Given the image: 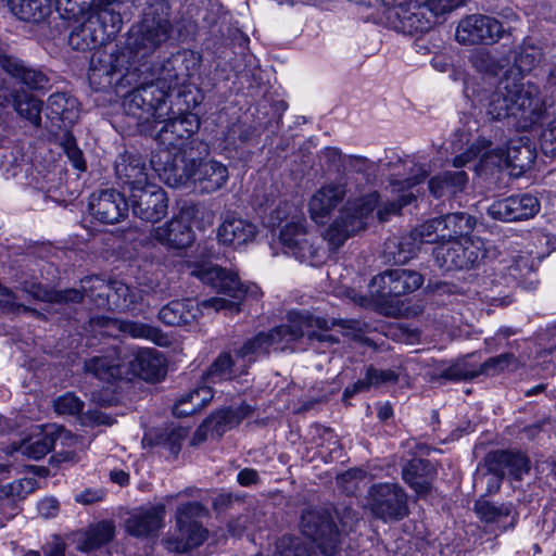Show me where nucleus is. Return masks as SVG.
Returning <instances> with one entry per match:
<instances>
[{
	"instance_id": "32",
	"label": "nucleus",
	"mask_w": 556,
	"mask_h": 556,
	"mask_svg": "<svg viewBox=\"0 0 556 556\" xmlns=\"http://www.w3.org/2000/svg\"><path fill=\"white\" fill-rule=\"evenodd\" d=\"M68 432L62 428L54 431H42L23 440L14 451L22 455L38 460L43 458L55 445L58 440L66 439Z\"/></svg>"
},
{
	"instance_id": "3",
	"label": "nucleus",
	"mask_w": 556,
	"mask_h": 556,
	"mask_svg": "<svg viewBox=\"0 0 556 556\" xmlns=\"http://www.w3.org/2000/svg\"><path fill=\"white\" fill-rule=\"evenodd\" d=\"M150 163L160 179L173 188L191 184L199 192L210 194L224 188L229 179L228 167L213 159H193L163 150L153 153Z\"/></svg>"
},
{
	"instance_id": "29",
	"label": "nucleus",
	"mask_w": 556,
	"mask_h": 556,
	"mask_svg": "<svg viewBox=\"0 0 556 556\" xmlns=\"http://www.w3.org/2000/svg\"><path fill=\"white\" fill-rule=\"evenodd\" d=\"M164 515L163 505L138 509L126 519V531L137 538L150 536L162 528Z\"/></svg>"
},
{
	"instance_id": "12",
	"label": "nucleus",
	"mask_w": 556,
	"mask_h": 556,
	"mask_svg": "<svg viewBox=\"0 0 556 556\" xmlns=\"http://www.w3.org/2000/svg\"><path fill=\"white\" fill-rule=\"evenodd\" d=\"M304 224L303 216H294L281 228L279 241L285 253L301 262L317 265L323 262L325 252L316 242L318 239L306 231Z\"/></svg>"
},
{
	"instance_id": "43",
	"label": "nucleus",
	"mask_w": 556,
	"mask_h": 556,
	"mask_svg": "<svg viewBox=\"0 0 556 556\" xmlns=\"http://www.w3.org/2000/svg\"><path fill=\"white\" fill-rule=\"evenodd\" d=\"M429 382L442 383V380L459 381L477 377L476 370L467 368L465 362H455L448 364L446 362H438L434 367L426 372Z\"/></svg>"
},
{
	"instance_id": "47",
	"label": "nucleus",
	"mask_w": 556,
	"mask_h": 556,
	"mask_svg": "<svg viewBox=\"0 0 556 556\" xmlns=\"http://www.w3.org/2000/svg\"><path fill=\"white\" fill-rule=\"evenodd\" d=\"M188 431L181 427H168L164 431H150L142 438L143 446L163 445L177 454Z\"/></svg>"
},
{
	"instance_id": "23",
	"label": "nucleus",
	"mask_w": 556,
	"mask_h": 556,
	"mask_svg": "<svg viewBox=\"0 0 556 556\" xmlns=\"http://www.w3.org/2000/svg\"><path fill=\"white\" fill-rule=\"evenodd\" d=\"M346 195V187L343 181H334L324 185L311 198L308 212L311 218L319 225H324L332 211Z\"/></svg>"
},
{
	"instance_id": "16",
	"label": "nucleus",
	"mask_w": 556,
	"mask_h": 556,
	"mask_svg": "<svg viewBox=\"0 0 556 556\" xmlns=\"http://www.w3.org/2000/svg\"><path fill=\"white\" fill-rule=\"evenodd\" d=\"M505 34L502 23L493 16L470 14L463 17L456 26L455 39L464 46L493 45Z\"/></svg>"
},
{
	"instance_id": "63",
	"label": "nucleus",
	"mask_w": 556,
	"mask_h": 556,
	"mask_svg": "<svg viewBox=\"0 0 556 556\" xmlns=\"http://www.w3.org/2000/svg\"><path fill=\"white\" fill-rule=\"evenodd\" d=\"M510 197L493 202L488 207V214L493 219L503 222H516V215L514 213Z\"/></svg>"
},
{
	"instance_id": "42",
	"label": "nucleus",
	"mask_w": 556,
	"mask_h": 556,
	"mask_svg": "<svg viewBox=\"0 0 556 556\" xmlns=\"http://www.w3.org/2000/svg\"><path fill=\"white\" fill-rule=\"evenodd\" d=\"M52 0H9L11 12L22 21L38 23L51 13Z\"/></svg>"
},
{
	"instance_id": "21",
	"label": "nucleus",
	"mask_w": 556,
	"mask_h": 556,
	"mask_svg": "<svg viewBox=\"0 0 556 556\" xmlns=\"http://www.w3.org/2000/svg\"><path fill=\"white\" fill-rule=\"evenodd\" d=\"M89 211L103 224H116L127 216L129 204L123 193L110 188L91 194Z\"/></svg>"
},
{
	"instance_id": "27",
	"label": "nucleus",
	"mask_w": 556,
	"mask_h": 556,
	"mask_svg": "<svg viewBox=\"0 0 556 556\" xmlns=\"http://www.w3.org/2000/svg\"><path fill=\"white\" fill-rule=\"evenodd\" d=\"M0 68L30 89H41L48 81L43 73L27 67L22 60L13 55L0 54ZM5 102H8L7 96L0 92V103Z\"/></svg>"
},
{
	"instance_id": "51",
	"label": "nucleus",
	"mask_w": 556,
	"mask_h": 556,
	"mask_svg": "<svg viewBox=\"0 0 556 556\" xmlns=\"http://www.w3.org/2000/svg\"><path fill=\"white\" fill-rule=\"evenodd\" d=\"M142 291L138 288H132L122 281H114L111 308L116 307L121 309H128L132 305L142 301Z\"/></svg>"
},
{
	"instance_id": "14",
	"label": "nucleus",
	"mask_w": 556,
	"mask_h": 556,
	"mask_svg": "<svg viewBox=\"0 0 556 556\" xmlns=\"http://www.w3.org/2000/svg\"><path fill=\"white\" fill-rule=\"evenodd\" d=\"M388 27L403 34H417L429 30L435 22L426 15V8L415 0H404L384 9Z\"/></svg>"
},
{
	"instance_id": "38",
	"label": "nucleus",
	"mask_w": 556,
	"mask_h": 556,
	"mask_svg": "<svg viewBox=\"0 0 556 556\" xmlns=\"http://www.w3.org/2000/svg\"><path fill=\"white\" fill-rule=\"evenodd\" d=\"M253 414V407L243 403L236 408H224L204 420V428H211L212 435L220 437Z\"/></svg>"
},
{
	"instance_id": "10",
	"label": "nucleus",
	"mask_w": 556,
	"mask_h": 556,
	"mask_svg": "<svg viewBox=\"0 0 556 556\" xmlns=\"http://www.w3.org/2000/svg\"><path fill=\"white\" fill-rule=\"evenodd\" d=\"M130 68L129 56L125 52L108 53L98 50L90 62L88 74L90 86L96 91L113 87L116 92H119L121 88L130 86V78L136 76Z\"/></svg>"
},
{
	"instance_id": "8",
	"label": "nucleus",
	"mask_w": 556,
	"mask_h": 556,
	"mask_svg": "<svg viewBox=\"0 0 556 556\" xmlns=\"http://www.w3.org/2000/svg\"><path fill=\"white\" fill-rule=\"evenodd\" d=\"M168 5L164 1L148 7L143 20L128 38V48L134 58H144L164 43L170 35Z\"/></svg>"
},
{
	"instance_id": "24",
	"label": "nucleus",
	"mask_w": 556,
	"mask_h": 556,
	"mask_svg": "<svg viewBox=\"0 0 556 556\" xmlns=\"http://www.w3.org/2000/svg\"><path fill=\"white\" fill-rule=\"evenodd\" d=\"M257 233V227L248 219L233 214L226 215L216 230L219 244L240 249L252 242Z\"/></svg>"
},
{
	"instance_id": "56",
	"label": "nucleus",
	"mask_w": 556,
	"mask_h": 556,
	"mask_svg": "<svg viewBox=\"0 0 556 556\" xmlns=\"http://www.w3.org/2000/svg\"><path fill=\"white\" fill-rule=\"evenodd\" d=\"M510 200L517 220L529 219L540 210L539 200L531 194L511 195Z\"/></svg>"
},
{
	"instance_id": "55",
	"label": "nucleus",
	"mask_w": 556,
	"mask_h": 556,
	"mask_svg": "<svg viewBox=\"0 0 556 556\" xmlns=\"http://www.w3.org/2000/svg\"><path fill=\"white\" fill-rule=\"evenodd\" d=\"M470 62L478 72L489 75H497L503 67L502 62L484 49L475 51L470 56Z\"/></svg>"
},
{
	"instance_id": "7",
	"label": "nucleus",
	"mask_w": 556,
	"mask_h": 556,
	"mask_svg": "<svg viewBox=\"0 0 556 556\" xmlns=\"http://www.w3.org/2000/svg\"><path fill=\"white\" fill-rule=\"evenodd\" d=\"M379 202L377 192L348 201L339 216L323 232L324 239L332 248L341 247L348 238L364 230L375 219L374 211Z\"/></svg>"
},
{
	"instance_id": "1",
	"label": "nucleus",
	"mask_w": 556,
	"mask_h": 556,
	"mask_svg": "<svg viewBox=\"0 0 556 556\" xmlns=\"http://www.w3.org/2000/svg\"><path fill=\"white\" fill-rule=\"evenodd\" d=\"M202 58L191 50L173 54L152 68L151 83L141 85L130 91L124 99L123 106L127 115L148 119L150 116L162 117L164 100L173 89L186 86L199 74Z\"/></svg>"
},
{
	"instance_id": "44",
	"label": "nucleus",
	"mask_w": 556,
	"mask_h": 556,
	"mask_svg": "<svg viewBox=\"0 0 556 556\" xmlns=\"http://www.w3.org/2000/svg\"><path fill=\"white\" fill-rule=\"evenodd\" d=\"M213 399L211 387L203 386L197 388L177 400L174 406V415L186 417L200 412Z\"/></svg>"
},
{
	"instance_id": "52",
	"label": "nucleus",
	"mask_w": 556,
	"mask_h": 556,
	"mask_svg": "<svg viewBox=\"0 0 556 556\" xmlns=\"http://www.w3.org/2000/svg\"><path fill=\"white\" fill-rule=\"evenodd\" d=\"M276 556H317L300 536L285 535L276 544Z\"/></svg>"
},
{
	"instance_id": "48",
	"label": "nucleus",
	"mask_w": 556,
	"mask_h": 556,
	"mask_svg": "<svg viewBox=\"0 0 556 556\" xmlns=\"http://www.w3.org/2000/svg\"><path fill=\"white\" fill-rule=\"evenodd\" d=\"M475 511L478 517L488 523H500L505 518L511 516L513 504L510 503H492L485 498H479L475 503Z\"/></svg>"
},
{
	"instance_id": "20",
	"label": "nucleus",
	"mask_w": 556,
	"mask_h": 556,
	"mask_svg": "<svg viewBox=\"0 0 556 556\" xmlns=\"http://www.w3.org/2000/svg\"><path fill=\"white\" fill-rule=\"evenodd\" d=\"M113 289L114 281L106 282L98 276H92L81 280V291L67 289L56 292L50 300L55 302H79L86 296L99 308H111Z\"/></svg>"
},
{
	"instance_id": "36",
	"label": "nucleus",
	"mask_w": 556,
	"mask_h": 556,
	"mask_svg": "<svg viewBox=\"0 0 556 556\" xmlns=\"http://www.w3.org/2000/svg\"><path fill=\"white\" fill-rule=\"evenodd\" d=\"M200 314V305L191 300H175L159 312V319L168 326H185L193 323Z\"/></svg>"
},
{
	"instance_id": "62",
	"label": "nucleus",
	"mask_w": 556,
	"mask_h": 556,
	"mask_svg": "<svg viewBox=\"0 0 556 556\" xmlns=\"http://www.w3.org/2000/svg\"><path fill=\"white\" fill-rule=\"evenodd\" d=\"M465 0H426L421 3L426 8V15L431 16L435 22V17L452 12L464 4Z\"/></svg>"
},
{
	"instance_id": "49",
	"label": "nucleus",
	"mask_w": 556,
	"mask_h": 556,
	"mask_svg": "<svg viewBox=\"0 0 556 556\" xmlns=\"http://www.w3.org/2000/svg\"><path fill=\"white\" fill-rule=\"evenodd\" d=\"M420 247L421 243L418 242V238L415 236L414 230L408 235L401 237L396 242L391 241L388 243L390 254H392L393 260L396 263H406L413 258Z\"/></svg>"
},
{
	"instance_id": "33",
	"label": "nucleus",
	"mask_w": 556,
	"mask_h": 556,
	"mask_svg": "<svg viewBox=\"0 0 556 556\" xmlns=\"http://www.w3.org/2000/svg\"><path fill=\"white\" fill-rule=\"evenodd\" d=\"M485 462L490 471L500 472L503 477L510 476L517 480L521 479L530 468L529 460L525 455L508 451L489 454Z\"/></svg>"
},
{
	"instance_id": "57",
	"label": "nucleus",
	"mask_w": 556,
	"mask_h": 556,
	"mask_svg": "<svg viewBox=\"0 0 556 556\" xmlns=\"http://www.w3.org/2000/svg\"><path fill=\"white\" fill-rule=\"evenodd\" d=\"M60 146L72 165L78 170H86V161L83 151L77 146L76 139L71 132H64L60 139Z\"/></svg>"
},
{
	"instance_id": "37",
	"label": "nucleus",
	"mask_w": 556,
	"mask_h": 556,
	"mask_svg": "<svg viewBox=\"0 0 556 556\" xmlns=\"http://www.w3.org/2000/svg\"><path fill=\"white\" fill-rule=\"evenodd\" d=\"M253 414V407L243 403L236 408H224L204 420V428H211L212 435L220 437Z\"/></svg>"
},
{
	"instance_id": "11",
	"label": "nucleus",
	"mask_w": 556,
	"mask_h": 556,
	"mask_svg": "<svg viewBox=\"0 0 556 556\" xmlns=\"http://www.w3.org/2000/svg\"><path fill=\"white\" fill-rule=\"evenodd\" d=\"M485 255V242L478 237H462L442 242L433 249L435 264L446 271L475 268Z\"/></svg>"
},
{
	"instance_id": "26",
	"label": "nucleus",
	"mask_w": 556,
	"mask_h": 556,
	"mask_svg": "<svg viewBox=\"0 0 556 556\" xmlns=\"http://www.w3.org/2000/svg\"><path fill=\"white\" fill-rule=\"evenodd\" d=\"M84 372L103 382H114L126 372L116 349L106 350L103 355L85 361Z\"/></svg>"
},
{
	"instance_id": "13",
	"label": "nucleus",
	"mask_w": 556,
	"mask_h": 556,
	"mask_svg": "<svg viewBox=\"0 0 556 556\" xmlns=\"http://www.w3.org/2000/svg\"><path fill=\"white\" fill-rule=\"evenodd\" d=\"M206 515L207 509L199 502H189L179 506L176 511L178 535L167 540L168 548L185 553L201 545L207 538V530L197 519Z\"/></svg>"
},
{
	"instance_id": "50",
	"label": "nucleus",
	"mask_w": 556,
	"mask_h": 556,
	"mask_svg": "<svg viewBox=\"0 0 556 556\" xmlns=\"http://www.w3.org/2000/svg\"><path fill=\"white\" fill-rule=\"evenodd\" d=\"M100 0H55L56 10L66 20L78 21L87 13L98 9Z\"/></svg>"
},
{
	"instance_id": "39",
	"label": "nucleus",
	"mask_w": 556,
	"mask_h": 556,
	"mask_svg": "<svg viewBox=\"0 0 556 556\" xmlns=\"http://www.w3.org/2000/svg\"><path fill=\"white\" fill-rule=\"evenodd\" d=\"M395 173L390 178L391 192H402L424 181L429 170L424 165L415 164L412 161L399 160L394 163Z\"/></svg>"
},
{
	"instance_id": "5",
	"label": "nucleus",
	"mask_w": 556,
	"mask_h": 556,
	"mask_svg": "<svg viewBox=\"0 0 556 556\" xmlns=\"http://www.w3.org/2000/svg\"><path fill=\"white\" fill-rule=\"evenodd\" d=\"M486 115L491 119H503L518 115L534 121L542 109L539 87L534 84H522L509 70L498 81L495 89L485 99Z\"/></svg>"
},
{
	"instance_id": "15",
	"label": "nucleus",
	"mask_w": 556,
	"mask_h": 556,
	"mask_svg": "<svg viewBox=\"0 0 556 556\" xmlns=\"http://www.w3.org/2000/svg\"><path fill=\"white\" fill-rule=\"evenodd\" d=\"M300 528L302 534L311 539L324 555L334 554L339 543V533L327 510L306 509L301 516Z\"/></svg>"
},
{
	"instance_id": "22",
	"label": "nucleus",
	"mask_w": 556,
	"mask_h": 556,
	"mask_svg": "<svg viewBox=\"0 0 556 556\" xmlns=\"http://www.w3.org/2000/svg\"><path fill=\"white\" fill-rule=\"evenodd\" d=\"M115 176L129 194L151 184L146 161L138 155L122 153L115 161Z\"/></svg>"
},
{
	"instance_id": "64",
	"label": "nucleus",
	"mask_w": 556,
	"mask_h": 556,
	"mask_svg": "<svg viewBox=\"0 0 556 556\" xmlns=\"http://www.w3.org/2000/svg\"><path fill=\"white\" fill-rule=\"evenodd\" d=\"M542 152L549 157H556V118L551 121L541 135Z\"/></svg>"
},
{
	"instance_id": "35",
	"label": "nucleus",
	"mask_w": 556,
	"mask_h": 556,
	"mask_svg": "<svg viewBox=\"0 0 556 556\" xmlns=\"http://www.w3.org/2000/svg\"><path fill=\"white\" fill-rule=\"evenodd\" d=\"M130 367L135 375L147 381H156L165 375V361L154 349L136 352Z\"/></svg>"
},
{
	"instance_id": "19",
	"label": "nucleus",
	"mask_w": 556,
	"mask_h": 556,
	"mask_svg": "<svg viewBox=\"0 0 556 556\" xmlns=\"http://www.w3.org/2000/svg\"><path fill=\"white\" fill-rule=\"evenodd\" d=\"M132 213L144 222L157 223L167 214L166 192L155 184H149L129 194Z\"/></svg>"
},
{
	"instance_id": "45",
	"label": "nucleus",
	"mask_w": 556,
	"mask_h": 556,
	"mask_svg": "<svg viewBox=\"0 0 556 556\" xmlns=\"http://www.w3.org/2000/svg\"><path fill=\"white\" fill-rule=\"evenodd\" d=\"M467 181L468 177L464 170L445 172L430 179L429 190L437 198L455 194L464 190Z\"/></svg>"
},
{
	"instance_id": "2",
	"label": "nucleus",
	"mask_w": 556,
	"mask_h": 556,
	"mask_svg": "<svg viewBox=\"0 0 556 556\" xmlns=\"http://www.w3.org/2000/svg\"><path fill=\"white\" fill-rule=\"evenodd\" d=\"M329 323L315 317L308 312H289L287 324L273 328L267 332H260L249 339L236 355L244 362H253L257 357L267 355L270 351H285L291 343L306 336L309 340L336 344L339 338L329 333Z\"/></svg>"
},
{
	"instance_id": "4",
	"label": "nucleus",
	"mask_w": 556,
	"mask_h": 556,
	"mask_svg": "<svg viewBox=\"0 0 556 556\" xmlns=\"http://www.w3.org/2000/svg\"><path fill=\"white\" fill-rule=\"evenodd\" d=\"M478 121L467 117L463 127L457 129L453 136V151L463 150L453 159V166L456 168L464 167L467 163L477 156H481L483 163H491L494 166L506 164L519 169L529 168L535 160V151L528 143L519 141H510L506 149L495 148L490 150L491 141L482 137H473V132L478 131Z\"/></svg>"
},
{
	"instance_id": "59",
	"label": "nucleus",
	"mask_w": 556,
	"mask_h": 556,
	"mask_svg": "<svg viewBox=\"0 0 556 556\" xmlns=\"http://www.w3.org/2000/svg\"><path fill=\"white\" fill-rule=\"evenodd\" d=\"M414 200L412 192L400 195L396 200L388 201L378 207L376 217L386 223L391 216L400 214L401 210Z\"/></svg>"
},
{
	"instance_id": "30",
	"label": "nucleus",
	"mask_w": 556,
	"mask_h": 556,
	"mask_svg": "<svg viewBox=\"0 0 556 556\" xmlns=\"http://www.w3.org/2000/svg\"><path fill=\"white\" fill-rule=\"evenodd\" d=\"M92 324L104 329V333L108 336H114V331L117 330L134 339H146L157 341L161 337L160 330L153 326L134 321L115 319L110 317H94Z\"/></svg>"
},
{
	"instance_id": "40",
	"label": "nucleus",
	"mask_w": 556,
	"mask_h": 556,
	"mask_svg": "<svg viewBox=\"0 0 556 556\" xmlns=\"http://www.w3.org/2000/svg\"><path fill=\"white\" fill-rule=\"evenodd\" d=\"M437 218L441 224L439 230L442 242L467 237L466 235L476 226V218L464 212L450 213Z\"/></svg>"
},
{
	"instance_id": "41",
	"label": "nucleus",
	"mask_w": 556,
	"mask_h": 556,
	"mask_svg": "<svg viewBox=\"0 0 556 556\" xmlns=\"http://www.w3.org/2000/svg\"><path fill=\"white\" fill-rule=\"evenodd\" d=\"M115 533V527L112 521H101L89 528L88 531L80 533L76 540V548L81 552H91L101 545L110 542Z\"/></svg>"
},
{
	"instance_id": "60",
	"label": "nucleus",
	"mask_w": 556,
	"mask_h": 556,
	"mask_svg": "<svg viewBox=\"0 0 556 556\" xmlns=\"http://www.w3.org/2000/svg\"><path fill=\"white\" fill-rule=\"evenodd\" d=\"M439 225H441V224L438 222V218H432V219L425 222L424 224L416 227L415 229H413L415 232V236H417V238H418V242L421 244H424V243L441 244L442 239H441V231L439 230V228H440Z\"/></svg>"
},
{
	"instance_id": "18",
	"label": "nucleus",
	"mask_w": 556,
	"mask_h": 556,
	"mask_svg": "<svg viewBox=\"0 0 556 556\" xmlns=\"http://www.w3.org/2000/svg\"><path fill=\"white\" fill-rule=\"evenodd\" d=\"M369 507L377 518L399 520L408 513L407 496L399 484L379 483L370 489Z\"/></svg>"
},
{
	"instance_id": "25",
	"label": "nucleus",
	"mask_w": 556,
	"mask_h": 556,
	"mask_svg": "<svg viewBox=\"0 0 556 556\" xmlns=\"http://www.w3.org/2000/svg\"><path fill=\"white\" fill-rule=\"evenodd\" d=\"M162 112L164 114L162 117L150 116L148 119H140L139 117L135 118L137 119V124L140 126L150 123L163 124L156 132V139L163 146V148L159 149L155 153L163 150H168L176 155H187V152L182 150L188 141L187 137H180L179 127L174 126L175 118H165L169 112L166 100H164V108Z\"/></svg>"
},
{
	"instance_id": "46",
	"label": "nucleus",
	"mask_w": 556,
	"mask_h": 556,
	"mask_svg": "<svg viewBox=\"0 0 556 556\" xmlns=\"http://www.w3.org/2000/svg\"><path fill=\"white\" fill-rule=\"evenodd\" d=\"M48 111L52 117L70 125L79 117L77 100L63 92L53 93L49 97Z\"/></svg>"
},
{
	"instance_id": "17",
	"label": "nucleus",
	"mask_w": 556,
	"mask_h": 556,
	"mask_svg": "<svg viewBox=\"0 0 556 556\" xmlns=\"http://www.w3.org/2000/svg\"><path fill=\"white\" fill-rule=\"evenodd\" d=\"M424 282L422 276L405 268L389 269L375 276L370 282V292L380 300H389L416 291Z\"/></svg>"
},
{
	"instance_id": "54",
	"label": "nucleus",
	"mask_w": 556,
	"mask_h": 556,
	"mask_svg": "<svg viewBox=\"0 0 556 556\" xmlns=\"http://www.w3.org/2000/svg\"><path fill=\"white\" fill-rule=\"evenodd\" d=\"M542 60V51L534 46H521L515 55V67L518 75L531 72Z\"/></svg>"
},
{
	"instance_id": "28",
	"label": "nucleus",
	"mask_w": 556,
	"mask_h": 556,
	"mask_svg": "<svg viewBox=\"0 0 556 556\" xmlns=\"http://www.w3.org/2000/svg\"><path fill=\"white\" fill-rule=\"evenodd\" d=\"M151 238L162 245L182 250L194 241V232L186 222L174 218L151 231Z\"/></svg>"
},
{
	"instance_id": "34",
	"label": "nucleus",
	"mask_w": 556,
	"mask_h": 556,
	"mask_svg": "<svg viewBox=\"0 0 556 556\" xmlns=\"http://www.w3.org/2000/svg\"><path fill=\"white\" fill-rule=\"evenodd\" d=\"M435 470L432 464L421 458H414L403 468V480L416 492L420 497L429 494Z\"/></svg>"
},
{
	"instance_id": "6",
	"label": "nucleus",
	"mask_w": 556,
	"mask_h": 556,
	"mask_svg": "<svg viewBox=\"0 0 556 556\" xmlns=\"http://www.w3.org/2000/svg\"><path fill=\"white\" fill-rule=\"evenodd\" d=\"M124 0H100L98 9L79 17L80 23L68 36L70 46L79 51L94 49L110 41L122 28L123 20L115 5Z\"/></svg>"
},
{
	"instance_id": "53",
	"label": "nucleus",
	"mask_w": 556,
	"mask_h": 556,
	"mask_svg": "<svg viewBox=\"0 0 556 556\" xmlns=\"http://www.w3.org/2000/svg\"><path fill=\"white\" fill-rule=\"evenodd\" d=\"M233 361L229 353H222L203 376L205 383H216L232 377Z\"/></svg>"
},
{
	"instance_id": "31",
	"label": "nucleus",
	"mask_w": 556,
	"mask_h": 556,
	"mask_svg": "<svg viewBox=\"0 0 556 556\" xmlns=\"http://www.w3.org/2000/svg\"><path fill=\"white\" fill-rule=\"evenodd\" d=\"M0 92L7 96L8 102L0 103V106L13 104L14 110L22 117L28 119L33 125L39 126L42 102L26 91L11 90L5 80H0Z\"/></svg>"
},
{
	"instance_id": "58",
	"label": "nucleus",
	"mask_w": 556,
	"mask_h": 556,
	"mask_svg": "<svg viewBox=\"0 0 556 556\" xmlns=\"http://www.w3.org/2000/svg\"><path fill=\"white\" fill-rule=\"evenodd\" d=\"M516 358L511 353H504L486 359L477 372L479 375L496 376L514 366Z\"/></svg>"
},
{
	"instance_id": "9",
	"label": "nucleus",
	"mask_w": 556,
	"mask_h": 556,
	"mask_svg": "<svg viewBox=\"0 0 556 556\" xmlns=\"http://www.w3.org/2000/svg\"><path fill=\"white\" fill-rule=\"evenodd\" d=\"M188 267L191 269L190 274L198 277L203 283L210 285L214 289L222 291L233 299L230 301L224 298H211L201 302L200 305L202 307L213 308L215 312H239L238 300H240L248 290L236 274L210 263L198 264L194 266L188 265Z\"/></svg>"
},
{
	"instance_id": "61",
	"label": "nucleus",
	"mask_w": 556,
	"mask_h": 556,
	"mask_svg": "<svg viewBox=\"0 0 556 556\" xmlns=\"http://www.w3.org/2000/svg\"><path fill=\"white\" fill-rule=\"evenodd\" d=\"M59 415H77L84 408V402L74 393L67 392L59 396L53 403Z\"/></svg>"
}]
</instances>
